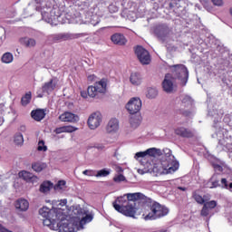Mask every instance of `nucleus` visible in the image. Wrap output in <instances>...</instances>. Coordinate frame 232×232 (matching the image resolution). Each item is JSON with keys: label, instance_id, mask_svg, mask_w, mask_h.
Here are the masks:
<instances>
[{"label": "nucleus", "instance_id": "nucleus-1", "mask_svg": "<svg viewBox=\"0 0 232 232\" xmlns=\"http://www.w3.org/2000/svg\"><path fill=\"white\" fill-rule=\"evenodd\" d=\"M92 220H93V213L78 206L72 209L70 220H68L65 216L63 219L55 217L44 218L43 222L44 226H47V227H50L53 231L77 232L81 229H84L85 224H89Z\"/></svg>", "mask_w": 232, "mask_h": 232}, {"label": "nucleus", "instance_id": "nucleus-2", "mask_svg": "<svg viewBox=\"0 0 232 232\" xmlns=\"http://www.w3.org/2000/svg\"><path fill=\"white\" fill-rule=\"evenodd\" d=\"M135 200H146V196L140 192L128 193L121 197H118L112 206L118 213H121L125 217L135 218L137 210L135 209Z\"/></svg>", "mask_w": 232, "mask_h": 232}, {"label": "nucleus", "instance_id": "nucleus-3", "mask_svg": "<svg viewBox=\"0 0 232 232\" xmlns=\"http://www.w3.org/2000/svg\"><path fill=\"white\" fill-rule=\"evenodd\" d=\"M161 151L165 160L159 161L158 165L154 168V172L159 175L175 173L179 169V161L175 160V156L171 155V150L164 149Z\"/></svg>", "mask_w": 232, "mask_h": 232}, {"label": "nucleus", "instance_id": "nucleus-4", "mask_svg": "<svg viewBox=\"0 0 232 232\" xmlns=\"http://www.w3.org/2000/svg\"><path fill=\"white\" fill-rule=\"evenodd\" d=\"M159 157H162V150L157 148H150L145 151H140L135 154V159L140 160L142 162L146 161V166L150 169L155 171V166L159 165Z\"/></svg>", "mask_w": 232, "mask_h": 232}, {"label": "nucleus", "instance_id": "nucleus-5", "mask_svg": "<svg viewBox=\"0 0 232 232\" xmlns=\"http://www.w3.org/2000/svg\"><path fill=\"white\" fill-rule=\"evenodd\" d=\"M150 209V211L148 214L142 215L144 220H157V218H162V217H166L169 213L168 208L158 202L151 203Z\"/></svg>", "mask_w": 232, "mask_h": 232}, {"label": "nucleus", "instance_id": "nucleus-6", "mask_svg": "<svg viewBox=\"0 0 232 232\" xmlns=\"http://www.w3.org/2000/svg\"><path fill=\"white\" fill-rule=\"evenodd\" d=\"M169 69L172 72L173 79H178L182 86H186L189 77L188 68L184 64H175L170 65Z\"/></svg>", "mask_w": 232, "mask_h": 232}, {"label": "nucleus", "instance_id": "nucleus-7", "mask_svg": "<svg viewBox=\"0 0 232 232\" xmlns=\"http://www.w3.org/2000/svg\"><path fill=\"white\" fill-rule=\"evenodd\" d=\"M108 88V82L105 79H102L99 82H96L93 85H91L87 88L88 96L92 99L99 97L101 93H106Z\"/></svg>", "mask_w": 232, "mask_h": 232}, {"label": "nucleus", "instance_id": "nucleus-8", "mask_svg": "<svg viewBox=\"0 0 232 232\" xmlns=\"http://www.w3.org/2000/svg\"><path fill=\"white\" fill-rule=\"evenodd\" d=\"M39 215H41L43 218H52V217L61 218V220L66 218V215L63 212L61 208L50 209L47 207H44L39 209Z\"/></svg>", "mask_w": 232, "mask_h": 232}, {"label": "nucleus", "instance_id": "nucleus-9", "mask_svg": "<svg viewBox=\"0 0 232 232\" xmlns=\"http://www.w3.org/2000/svg\"><path fill=\"white\" fill-rule=\"evenodd\" d=\"M125 108L130 115H135V113H139L140 111L142 108V101L139 97L130 98Z\"/></svg>", "mask_w": 232, "mask_h": 232}, {"label": "nucleus", "instance_id": "nucleus-10", "mask_svg": "<svg viewBox=\"0 0 232 232\" xmlns=\"http://www.w3.org/2000/svg\"><path fill=\"white\" fill-rule=\"evenodd\" d=\"M101 122H102V114L100 111H96L89 116L87 124L90 130H97L101 126Z\"/></svg>", "mask_w": 232, "mask_h": 232}, {"label": "nucleus", "instance_id": "nucleus-11", "mask_svg": "<svg viewBox=\"0 0 232 232\" xmlns=\"http://www.w3.org/2000/svg\"><path fill=\"white\" fill-rule=\"evenodd\" d=\"M135 53L141 64H150V63H151V56H150V53L142 46L136 47Z\"/></svg>", "mask_w": 232, "mask_h": 232}, {"label": "nucleus", "instance_id": "nucleus-12", "mask_svg": "<svg viewBox=\"0 0 232 232\" xmlns=\"http://www.w3.org/2000/svg\"><path fill=\"white\" fill-rule=\"evenodd\" d=\"M173 81H175L173 75L170 73L165 75V78L162 82V88L166 93H171V92H173Z\"/></svg>", "mask_w": 232, "mask_h": 232}, {"label": "nucleus", "instance_id": "nucleus-13", "mask_svg": "<svg viewBox=\"0 0 232 232\" xmlns=\"http://www.w3.org/2000/svg\"><path fill=\"white\" fill-rule=\"evenodd\" d=\"M175 134L183 139H191V137H195V132L186 127H178L175 130Z\"/></svg>", "mask_w": 232, "mask_h": 232}, {"label": "nucleus", "instance_id": "nucleus-14", "mask_svg": "<svg viewBox=\"0 0 232 232\" xmlns=\"http://www.w3.org/2000/svg\"><path fill=\"white\" fill-rule=\"evenodd\" d=\"M55 88H57V78H53L49 82L43 84L42 92L44 93L50 94L52 92H53V90H55Z\"/></svg>", "mask_w": 232, "mask_h": 232}, {"label": "nucleus", "instance_id": "nucleus-15", "mask_svg": "<svg viewBox=\"0 0 232 232\" xmlns=\"http://www.w3.org/2000/svg\"><path fill=\"white\" fill-rule=\"evenodd\" d=\"M62 122H79V117L70 111L63 112L59 116Z\"/></svg>", "mask_w": 232, "mask_h": 232}, {"label": "nucleus", "instance_id": "nucleus-16", "mask_svg": "<svg viewBox=\"0 0 232 232\" xmlns=\"http://www.w3.org/2000/svg\"><path fill=\"white\" fill-rule=\"evenodd\" d=\"M107 133H117L119 131V120L111 118L106 125Z\"/></svg>", "mask_w": 232, "mask_h": 232}, {"label": "nucleus", "instance_id": "nucleus-17", "mask_svg": "<svg viewBox=\"0 0 232 232\" xmlns=\"http://www.w3.org/2000/svg\"><path fill=\"white\" fill-rule=\"evenodd\" d=\"M19 179H23V180H25L26 182H37L39 180V178L37 176H34L29 171L22 170L18 173Z\"/></svg>", "mask_w": 232, "mask_h": 232}, {"label": "nucleus", "instance_id": "nucleus-18", "mask_svg": "<svg viewBox=\"0 0 232 232\" xmlns=\"http://www.w3.org/2000/svg\"><path fill=\"white\" fill-rule=\"evenodd\" d=\"M215 208H217V201L215 200L205 203L200 212L201 217H208L209 210L215 209Z\"/></svg>", "mask_w": 232, "mask_h": 232}, {"label": "nucleus", "instance_id": "nucleus-19", "mask_svg": "<svg viewBox=\"0 0 232 232\" xmlns=\"http://www.w3.org/2000/svg\"><path fill=\"white\" fill-rule=\"evenodd\" d=\"M20 44L25 48H35L37 42L34 38L23 37L19 40Z\"/></svg>", "mask_w": 232, "mask_h": 232}, {"label": "nucleus", "instance_id": "nucleus-20", "mask_svg": "<svg viewBox=\"0 0 232 232\" xmlns=\"http://www.w3.org/2000/svg\"><path fill=\"white\" fill-rule=\"evenodd\" d=\"M130 82L133 86H140L142 84V76L139 72H132L130 76Z\"/></svg>", "mask_w": 232, "mask_h": 232}, {"label": "nucleus", "instance_id": "nucleus-21", "mask_svg": "<svg viewBox=\"0 0 232 232\" xmlns=\"http://www.w3.org/2000/svg\"><path fill=\"white\" fill-rule=\"evenodd\" d=\"M112 43L114 44H119L120 46H122L123 44H126V37H124L123 34H114L111 37Z\"/></svg>", "mask_w": 232, "mask_h": 232}, {"label": "nucleus", "instance_id": "nucleus-22", "mask_svg": "<svg viewBox=\"0 0 232 232\" xmlns=\"http://www.w3.org/2000/svg\"><path fill=\"white\" fill-rule=\"evenodd\" d=\"M55 11H51V13H43L42 17L45 23H53L56 19H59V15H54Z\"/></svg>", "mask_w": 232, "mask_h": 232}, {"label": "nucleus", "instance_id": "nucleus-23", "mask_svg": "<svg viewBox=\"0 0 232 232\" xmlns=\"http://www.w3.org/2000/svg\"><path fill=\"white\" fill-rule=\"evenodd\" d=\"M193 198L194 200H196V202L198 204H206L208 202H209V200L211 199V198L209 197V195H205V196H200L198 193L194 192L193 193Z\"/></svg>", "mask_w": 232, "mask_h": 232}, {"label": "nucleus", "instance_id": "nucleus-24", "mask_svg": "<svg viewBox=\"0 0 232 232\" xmlns=\"http://www.w3.org/2000/svg\"><path fill=\"white\" fill-rule=\"evenodd\" d=\"M31 116L34 121H37L39 122L43 121L44 117H46V113L44 112V110L38 109L36 111H33L31 112Z\"/></svg>", "mask_w": 232, "mask_h": 232}, {"label": "nucleus", "instance_id": "nucleus-25", "mask_svg": "<svg viewBox=\"0 0 232 232\" xmlns=\"http://www.w3.org/2000/svg\"><path fill=\"white\" fill-rule=\"evenodd\" d=\"M15 208L20 211H26L30 208V203H28V200L21 198L15 202Z\"/></svg>", "mask_w": 232, "mask_h": 232}, {"label": "nucleus", "instance_id": "nucleus-26", "mask_svg": "<svg viewBox=\"0 0 232 232\" xmlns=\"http://www.w3.org/2000/svg\"><path fill=\"white\" fill-rule=\"evenodd\" d=\"M155 34L160 39H162V37H166L167 34H169V29L166 25H160L156 28Z\"/></svg>", "mask_w": 232, "mask_h": 232}, {"label": "nucleus", "instance_id": "nucleus-27", "mask_svg": "<svg viewBox=\"0 0 232 232\" xmlns=\"http://www.w3.org/2000/svg\"><path fill=\"white\" fill-rule=\"evenodd\" d=\"M53 188V183L51 181H44L41 185H40V188L39 191L40 193H44L46 195V193H50V190Z\"/></svg>", "mask_w": 232, "mask_h": 232}, {"label": "nucleus", "instance_id": "nucleus-28", "mask_svg": "<svg viewBox=\"0 0 232 232\" xmlns=\"http://www.w3.org/2000/svg\"><path fill=\"white\" fill-rule=\"evenodd\" d=\"M46 168H48V165L44 162L36 161L32 164V169L36 173H41V171H43L44 169H46Z\"/></svg>", "mask_w": 232, "mask_h": 232}, {"label": "nucleus", "instance_id": "nucleus-29", "mask_svg": "<svg viewBox=\"0 0 232 232\" xmlns=\"http://www.w3.org/2000/svg\"><path fill=\"white\" fill-rule=\"evenodd\" d=\"M2 63L5 64H10V63H14V54H12V53H5L2 55Z\"/></svg>", "mask_w": 232, "mask_h": 232}, {"label": "nucleus", "instance_id": "nucleus-30", "mask_svg": "<svg viewBox=\"0 0 232 232\" xmlns=\"http://www.w3.org/2000/svg\"><path fill=\"white\" fill-rule=\"evenodd\" d=\"M50 41H53V43H59V41L66 40L68 39V36L66 34H53L49 37Z\"/></svg>", "mask_w": 232, "mask_h": 232}, {"label": "nucleus", "instance_id": "nucleus-31", "mask_svg": "<svg viewBox=\"0 0 232 232\" xmlns=\"http://www.w3.org/2000/svg\"><path fill=\"white\" fill-rule=\"evenodd\" d=\"M157 95H159V91H157L156 88L149 87L147 89L146 96L148 97V99H155V97H157Z\"/></svg>", "mask_w": 232, "mask_h": 232}, {"label": "nucleus", "instance_id": "nucleus-32", "mask_svg": "<svg viewBox=\"0 0 232 232\" xmlns=\"http://www.w3.org/2000/svg\"><path fill=\"white\" fill-rule=\"evenodd\" d=\"M130 124L132 130H137V128L140 126V120H139V118L136 116H132L130 119Z\"/></svg>", "mask_w": 232, "mask_h": 232}, {"label": "nucleus", "instance_id": "nucleus-33", "mask_svg": "<svg viewBox=\"0 0 232 232\" xmlns=\"http://www.w3.org/2000/svg\"><path fill=\"white\" fill-rule=\"evenodd\" d=\"M14 142L16 146H23V144H24V138H23V134L16 133L14 138Z\"/></svg>", "mask_w": 232, "mask_h": 232}, {"label": "nucleus", "instance_id": "nucleus-34", "mask_svg": "<svg viewBox=\"0 0 232 232\" xmlns=\"http://www.w3.org/2000/svg\"><path fill=\"white\" fill-rule=\"evenodd\" d=\"M210 183H211L210 188H218V187H220V180L218 179V176L217 174H214L210 178Z\"/></svg>", "mask_w": 232, "mask_h": 232}, {"label": "nucleus", "instance_id": "nucleus-35", "mask_svg": "<svg viewBox=\"0 0 232 232\" xmlns=\"http://www.w3.org/2000/svg\"><path fill=\"white\" fill-rule=\"evenodd\" d=\"M30 101H32V92H28L24 97H22V105L26 106L27 104H30Z\"/></svg>", "mask_w": 232, "mask_h": 232}, {"label": "nucleus", "instance_id": "nucleus-36", "mask_svg": "<svg viewBox=\"0 0 232 232\" xmlns=\"http://www.w3.org/2000/svg\"><path fill=\"white\" fill-rule=\"evenodd\" d=\"M5 110L6 107L4 103H0V126H3V122H5V119L3 118V114L5 113Z\"/></svg>", "mask_w": 232, "mask_h": 232}, {"label": "nucleus", "instance_id": "nucleus-37", "mask_svg": "<svg viewBox=\"0 0 232 232\" xmlns=\"http://www.w3.org/2000/svg\"><path fill=\"white\" fill-rule=\"evenodd\" d=\"M113 180L117 183L120 184V182H125L126 177L122 174H117L114 176Z\"/></svg>", "mask_w": 232, "mask_h": 232}, {"label": "nucleus", "instance_id": "nucleus-38", "mask_svg": "<svg viewBox=\"0 0 232 232\" xmlns=\"http://www.w3.org/2000/svg\"><path fill=\"white\" fill-rule=\"evenodd\" d=\"M108 175H110V170L103 169L98 170L97 174H95L94 177H108Z\"/></svg>", "mask_w": 232, "mask_h": 232}, {"label": "nucleus", "instance_id": "nucleus-39", "mask_svg": "<svg viewBox=\"0 0 232 232\" xmlns=\"http://www.w3.org/2000/svg\"><path fill=\"white\" fill-rule=\"evenodd\" d=\"M38 151H47L48 147L44 145V140H40L37 147Z\"/></svg>", "mask_w": 232, "mask_h": 232}, {"label": "nucleus", "instance_id": "nucleus-40", "mask_svg": "<svg viewBox=\"0 0 232 232\" xmlns=\"http://www.w3.org/2000/svg\"><path fill=\"white\" fill-rule=\"evenodd\" d=\"M99 23H101L99 16L97 14L92 15L91 18V24H92V26H97Z\"/></svg>", "mask_w": 232, "mask_h": 232}, {"label": "nucleus", "instance_id": "nucleus-41", "mask_svg": "<svg viewBox=\"0 0 232 232\" xmlns=\"http://www.w3.org/2000/svg\"><path fill=\"white\" fill-rule=\"evenodd\" d=\"M64 129H65V133H73V131H77V130H79L78 128L72 125L64 126Z\"/></svg>", "mask_w": 232, "mask_h": 232}, {"label": "nucleus", "instance_id": "nucleus-42", "mask_svg": "<svg viewBox=\"0 0 232 232\" xmlns=\"http://www.w3.org/2000/svg\"><path fill=\"white\" fill-rule=\"evenodd\" d=\"M214 6H224V1L223 0H211Z\"/></svg>", "mask_w": 232, "mask_h": 232}, {"label": "nucleus", "instance_id": "nucleus-43", "mask_svg": "<svg viewBox=\"0 0 232 232\" xmlns=\"http://www.w3.org/2000/svg\"><path fill=\"white\" fill-rule=\"evenodd\" d=\"M82 174L86 175L87 177H95V173L93 172V170L86 169L82 171Z\"/></svg>", "mask_w": 232, "mask_h": 232}, {"label": "nucleus", "instance_id": "nucleus-44", "mask_svg": "<svg viewBox=\"0 0 232 232\" xmlns=\"http://www.w3.org/2000/svg\"><path fill=\"white\" fill-rule=\"evenodd\" d=\"M221 184H222L221 188H224L225 189H229L227 179H221Z\"/></svg>", "mask_w": 232, "mask_h": 232}, {"label": "nucleus", "instance_id": "nucleus-45", "mask_svg": "<svg viewBox=\"0 0 232 232\" xmlns=\"http://www.w3.org/2000/svg\"><path fill=\"white\" fill-rule=\"evenodd\" d=\"M54 132H56L59 135L61 133H66V130H65L64 126H63V127L56 128L54 130Z\"/></svg>", "mask_w": 232, "mask_h": 232}, {"label": "nucleus", "instance_id": "nucleus-46", "mask_svg": "<svg viewBox=\"0 0 232 232\" xmlns=\"http://www.w3.org/2000/svg\"><path fill=\"white\" fill-rule=\"evenodd\" d=\"M63 186H66V181L60 180V181H58L56 188H60V189H63Z\"/></svg>", "mask_w": 232, "mask_h": 232}, {"label": "nucleus", "instance_id": "nucleus-47", "mask_svg": "<svg viewBox=\"0 0 232 232\" xmlns=\"http://www.w3.org/2000/svg\"><path fill=\"white\" fill-rule=\"evenodd\" d=\"M58 202H59L58 206H61L62 208L63 206H66V204H68V200H66V199H63V200L58 201Z\"/></svg>", "mask_w": 232, "mask_h": 232}, {"label": "nucleus", "instance_id": "nucleus-48", "mask_svg": "<svg viewBox=\"0 0 232 232\" xmlns=\"http://www.w3.org/2000/svg\"><path fill=\"white\" fill-rule=\"evenodd\" d=\"M95 79H97V76H95L94 74L88 76V81H90L91 82H93V81H95Z\"/></svg>", "mask_w": 232, "mask_h": 232}, {"label": "nucleus", "instance_id": "nucleus-49", "mask_svg": "<svg viewBox=\"0 0 232 232\" xmlns=\"http://www.w3.org/2000/svg\"><path fill=\"white\" fill-rule=\"evenodd\" d=\"M81 95H82V97L83 98V99H88V92H86V91H82L81 92Z\"/></svg>", "mask_w": 232, "mask_h": 232}, {"label": "nucleus", "instance_id": "nucleus-50", "mask_svg": "<svg viewBox=\"0 0 232 232\" xmlns=\"http://www.w3.org/2000/svg\"><path fill=\"white\" fill-rule=\"evenodd\" d=\"M37 5H41L42 3H46L48 0H34Z\"/></svg>", "mask_w": 232, "mask_h": 232}, {"label": "nucleus", "instance_id": "nucleus-51", "mask_svg": "<svg viewBox=\"0 0 232 232\" xmlns=\"http://www.w3.org/2000/svg\"><path fill=\"white\" fill-rule=\"evenodd\" d=\"M5 39H6V36H5V34H4L3 36H0V41H1L2 43H4Z\"/></svg>", "mask_w": 232, "mask_h": 232}, {"label": "nucleus", "instance_id": "nucleus-52", "mask_svg": "<svg viewBox=\"0 0 232 232\" xmlns=\"http://www.w3.org/2000/svg\"><path fill=\"white\" fill-rule=\"evenodd\" d=\"M138 173H139L140 175H144V170L139 169H138Z\"/></svg>", "mask_w": 232, "mask_h": 232}, {"label": "nucleus", "instance_id": "nucleus-53", "mask_svg": "<svg viewBox=\"0 0 232 232\" xmlns=\"http://www.w3.org/2000/svg\"><path fill=\"white\" fill-rule=\"evenodd\" d=\"M178 189H180V191H186V188L184 187H179Z\"/></svg>", "mask_w": 232, "mask_h": 232}, {"label": "nucleus", "instance_id": "nucleus-54", "mask_svg": "<svg viewBox=\"0 0 232 232\" xmlns=\"http://www.w3.org/2000/svg\"><path fill=\"white\" fill-rule=\"evenodd\" d=\"M25 130H26V127H25V126H22V127H21V130H22V131H24Z\"/></svg>", "mask_w": 232, "mask_h": 232}, {"label": "nucleus", "instance_id": "nucleus-55", "mask_svg": "<svg viewBox=\"0 0 232 232\" xmlns=\"http://www.w3.org/2000/svg\"><path fill=\"white\" fill-rule=\"evenodd\" d=\"M229 189H232V183L228 185Z\"/></svg>", "mask_w": 232, "mask_h": 232}, {"label": "nucleus", "instance_id": "nucleus-56", "mask_svg": "<svg viewBox=\"0 0 232 232\" xmlns=\"http://www.w3.org/2000/svg\"><path fill=\"white\" fill-rule=\"evenodd\" d=\"M118 171H122V169L121 168H118Z\"/></svg>", "mask_w": 232, "mask_h": 232}, {"label": "nucleus", "instance_id": "nucleus-57", "mask_svg": "<svg viewBox=\"0 0 232 232\" xmlns=\"http://www.w3.org/2000/svg\"><path fill=\"white\" fill-rule=\"evenodd\" d=\"M113 8V5H110V9Z\"/></svg>", "mask_w": 232, "mask_h": 232}, {"label": "nucleus", "instance_id": "nucleus-58", "mask_svg": "<svg viewBox=\"0 0 232 232\" xmlns=\"http://www.w3.org/2000/svg\"><path fill=\"white\" fill-rule=\"evenodd\" d=\"M114 157H117V152L114 153Z\"/></svg>", "mask_w": 232, "mask_h": 232}, {"label": "nucleus", "instance_id": "nucleus-59", "mask_svg": "<svg viewBox=\"0 0 232 232\" xmlns=\"http://www.w3.org/2000/svg\"><path fill=\"white\" fill-rule=\"evenodd\" d=\"M160 232H166V230H160Z\"/></svg>", "mask_w": 232, "mask_h": 232}, {"label": "nucleus", "instance_id": "nucleus-60", "mask_svg": "<svg viewBox=\"0 0 232 232\" xmlns=\"http://www.w3.org/2000/svg\"><path fill=\"white\" fill-rule=\"evenodd\" d=\"M115 12H117V7H115Z\"/></svg>", "mask_w": 232, "mask_h": 232}]
</instances>
